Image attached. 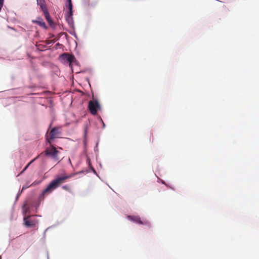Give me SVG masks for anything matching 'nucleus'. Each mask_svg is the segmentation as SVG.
<instances>
[{"label":"nucleus","mask_w":259,"mask_h":259,"mask_svg":"<svg viewBox=\"0 0 259 259\" xmlns=\"http://www.w3.org/2000/svg\"><path fill=\"white\" fill-rule=\"evenodd\" d=\"M74 175L75 174H70L57 176L52 181L48 187L42 191L40 198L41 197H44L45 195L51 193L53 191L64 183L66 180L72 178Z\"/></svg>","instance_id":"nucleus-1"},{"label":"nucleus","mask_w":259,"mask_h":259,"mask_svg":"<svg viewBox=\"0 0 259 259\" xmlns=\"http://www.w3.org/2000/svg\"><path fill=\"white\" fill-rule=\"evenodd\" d=\"M61 134V128L55 127L53 128L49 134V138H47V141L50 144L52 143L51 141L56 138L60 137Z\"/></svg>","instance_id":"nucleus-2"},{"label":"nucleus","mask_w":259,"mask_h":259,"mask_svg":"<svg viewBox=\"0 0 259 259\" xmlns=\"http://www.w3.org/2000/svg\"><path fill=\"white\" fill-rule=\"evenodd\" d=\"M88 109L93 115H96L97 111L101 109V106L97 100L90 101L89 102Z\"/></svg>","instance_id":"nucleus-3"},{"label":"nucleus","mask_w":259,"mask_h":259,"mask_svg":"<svg viewBox=\"0 0 259 259\" xmlns=\"http://www.w3.org/2000/svg\"><path fill=\"white\" fill-rule=\"evenodd\" d=\"M24 225L27 227H34L38 224V220L34 216H25Z\"/></svg>","instance_id":"nucleus-4"},{"label":"nucleus","mask_w":259,"mask_h":259,"mask_svg":"<svg viewBox=\"0 0 259 259\" xmlns=\"http://www.w3.org/2000/svg\"><path fill=\"white\" fill-rule=\"evenodd\" d=\"M50 147L48 148L45 151V154L47 156H50L52 158L56 160H58V154L59 153V151L51 143Z\"/></svg>","instance_id":"nucleus-5"},{"label":"nucleus","mask_w":259,"mask_h":259,"mask_svg":"<svg viewBox=\"0 0 259 259\" xmlns=\"http://www.w3.org/2000/svg\"><path fill=\"white\" fill-rule=\"evenodd\" d=\"M68 11L65 14V18L69 25L72 26L73 25V12H72V4L71 0H68Z\"/></svg>","instance_id":"nucleus-6"},{"label":"nucleus","mask_w":259,"mask_h":259,"mask_svg":"<svg viewBox=\"0 0 259 259\" xmlns=\"http://www.w3.org/2000/svg\"><path fill=\"white\" fill-rule=\"evenodd\" d=\"M127 218L129 220L140 225L149 226L150 222L147 220H142L138 215H128Z\"/></svg>","instance_id":"nucleus-7"},{"label":"nucleus","mask_w":259,"mask_h":259,"mask_svg":"<svg viewBox=\"0 0 259 259\" xmlns=\"http://www.w3.org/2000/svg\"><path fill=\"white\" fill-rule=\"evenodd\" d=\"M62 57L64 59L67 60L70 64L72 63L75 59L74 56L69 54H63Z\"/></svg>","instance_id":"nucleus-8"},{"label":"nucleus","mask_w":259,"mask_h":259,"mask_svg":"<svg viewBox=\"0 0 259 259\" xmlns=\"http://www.w3.org/2000/svg\"><path fill=\"white\" fill-rule=\"evenodd\" d=\"M33 22L44 29H47V26H46L45 22L41 19L39 18L38 20L34 21Z\"/></svg>","instance_id":"nucleus-9"},{"label":"nucleus","mask_w":259,"mask_h":259,"mask_svg":"<svg viewBox=\"0 0 259 259\" xmlns=\"http://www.w3.org/2000/svg\"><path fill=\"white\" fill-rule=\"evenodd\" d=\"M62 189L64 190L67 191L69 192H71V188L68 185H64L62 187Z\"/></svg>","instance_id":"nucleus-10"},{"label":"nucleus","mask_w":259,"mask_h":259,"mask_svg":"<svg viewBox=\"0 0 259 259\" xmlns=\"http://www.w3.org/2000/svg\"><path fill=\"white\" fill-rule=\"evenodd\" d=\"M23 214L24 215H26L27 212L28 211V208L27 207V204H25L23 207Z\"/></svg>","instance_id":"nucleus-11"},{"label":"nucleus","mask_w":259,"mask_h":259,"mask_svg":"<svg viewBox=\"0 0 259 259\" xmlns=\"http://www.w3.org/2000/svg\"><path fill=\"white\" fill-rule=\"evenodd\" d=\"M45 16L46 17V20L47 21H48L49 20L51 19V18L50 16L49 12H46L45 13H44Z\"/></svg>","instance_id":"nucleus-12"},{"label":"nucleus","mask_w":259,"mask_h":259,"mask_svg":"<svg viewBox=\"0 0 259 259\" xmlns=\"http://www.w3.org/2000/svg\"><path fill=\"white\" fill-rule=\"evenodd\" d=\"M42 11H43L44 12V14L46 13V12H48L47 9V7L46 6V5L45 4L42 5H41L40 6Z\"/></svg>","instance_id":"nucleus-13"},{"label":"nucleus","mask_w":259,"mask_h":259,"mask_svg":"<svg viewBox=\"0 0 259 259\" xmlns=\"http://www.w3.org/2000/svg\"><path fill=\"white\" fill-rule=\"evenodd\" d=\"M35 160V159H33L32 160H31L29 163H28L27 165L24 167V168L23 169V170L21 171V174L23 173L25 170H26V169L28 167V166L30 165V164L33 162Z\"/></svg>","instance_id":"nucleus-14"},{"label":"nucleus","mask_w":259,"mask_h":259,"mask_svg":"<svg viewBox=\"0 0 259 259\" xmlns=\"http://www.w3.org/2000/svg\"><path fill=\"white\" fill-rule=\"evenodd\" d=\"M37 5L41 6L42 5L44 4L45 1L44 0H36Z\"/></svg>","instance_id":"nucleus-15"},{"label":"nucleus","mask_w":259,"mask_h":259,"mask_svg":"<svg viewBox=\"0 0 259 259\" xmlns=\"http://www.w3.org/2000/svg\"><path fill=\"white\" fill-rule=\"evenodd\" d=\"M48 23L49 24H50V25L51 26V27H54L55 26V24L54 23V22L53 21V20L51 19L49 20L48 21Z\"/></svg>","instance_id":"nucleus-16"},{"label":"nucleus","mask_w":259,"mask_h":259,"mask_svg":"<svg viewBox=\"0 0 259 259\" xmlns=\"http://www.w3.org/2000/svg\"><path fill=\"white\" fill-rule=\"evenodd\" d=\"M101 121H102V123H103V127H105V124H104V123L103 122V121L102 119H101Z\"/></svg>","instance_id":"nucleus-17"},{"label":"nucleus","mask_w":259,"mask_h":259,"mask_svg":"<svg viewBox=\"0 0 259 259\" xmlns=\"http://www.w3.org/2000/svg\"><path fill=\"white\" fill-rule=\"evenodd\" d=\"M0 259H2V257H1V256H0Z\"/></svg>","instance_id":"nucleus-18"}]
</instances>
